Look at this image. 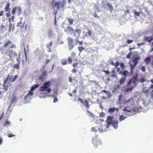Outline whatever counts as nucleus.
<instances>
[{
    "instance_id": "nucleus-1",
    "label": "nucleus",
    "mask_w": 153,
    "mask_h": 153,
    "mask_svg": "<svg viewBox=\"0 0 153 153\" xmlns=\"http://www.w3.org/2000/svg\"><path fill=\"white\" fill-rule=\"evenodd\" d=\"M137 77H133L129 80L127 84V85L129 87L126 88V91H128L131 90L134 87L136 86L138 81Z\"/></svg>"
},
{
    "instance_id": "nucleus-2",
    "label": "nucleus",
    "mask_w": 153,
    "mask_h": 153,
    "mask_svg": "<svg viewBox=\"0 0 153 153\" xmlns=\"http://www.w3.org/2000/svg\"><path fill=\"white\" fill-rule=\"evenodd\" d=\"M17 77H14L13 78H12V77H7L5 79L4 82L3 84V86L4 87L3 89L7 91L8 90L9 85H10L11 84V82H13L16 79Z\"/></svg>"
},
{
    "instance_id": "nucleus-3",
    "label": "nucleus",
    "mask_w": 153,
    "mask_h": 153,
    "mask_svg": "<svg viewBox=\"0 0 153 153\" xmlns=\"http://www.w3.org/2000/svg\"><path fill=\"white\" fill-rule=\"evenodd\" d=\"M51 83L50 82H47L44 83L43 85L41 86L39 88L40 91H46L48 92L49 93L51 91V89L49 87Z\"/></svg>"
},
{
    "instance_id": "nucleus-4",
    "label": "nucleus",
    "mask_w": 153,
    "mask_h": 153,
    "mask_svg": "<svg viewBox=\"0 0 153 153\" xmlns=\"http://www.w3.org/2000/svg\"><path fill=\"white\" fill-rule=\"evenodd\" d=\"M141 59V57L139 55H137L135 56H133L132 58V61L133 62V63L130 62V65H131L132 67L134 68L137 65V63L139 62V61Z\"/></svg>"
},
{
    "instance_id": "nucleus-5",
    "label": "nucleus",
    "mask_w": 153,
    "mask_h": 153,
    "mask_svg": "<svg viewBox=\"0 0 153 153\" xmlns=\"http://www.w3.org/2000/svg\"><path fill=\"white\" fill-rule=\"evenodd\" d=\"M92 143L94 146V147L97 148L98 146L102 144L100 139L97 137H94L92 138Z\"/></svg>"
},
{
    "instance_id": "nucleus-6",
    "label": "nucleus",
    "mask_w": 153,
    "mask_h": 153,
    "mask_svg": "<svg viewBox=\"0 0 153 153\" xmlns=\"http://www.w3.org/2000/svg\"><path fill=\"white\" fill-rule=\"evenodd\" d=\"M77 100L78 101H79L83 105H85L87 108L88 109L89 108L90 106L89 105V103L87 100H85L84 102H83L82 99L80 98H79Z\"/></svg>"
},
{
    "instance_id": "nucleus-7",
    "label": "nucleus",
    "mask_w": 153,
    "mask_h": 153,
    "mask_svg": "<svg viewBox=\"0 0 153 153\" xmlns=\"http://www.w3.org/2000/svg\"><path fill=\"white\" fill-rule=\"evenodd\" d=\"M81 32V30L79 29H77L76 30H74L71 33L74 36H76L77 34L78 35L77 36L78 37L79 36Z\"/></svg>"
},
{
    "instance_id": "nucleus-8",
    "label": "nucleus",
    "mask_w": 153,
    "mask_h": 153,
    "mask_svg": "<svg viewBox=\"0 0 153 153\" xmlns=\"http://www.w3.org/2000/svg\"><path fill=\"white\" fill-rule=\"evenodd\" d=\"M119 110V109L118 108H115L114 107L111 108L110 107L109 108L108 111V112L110 114H112L115 111H116L117 112H118Z\"/></svg>"
},
{
    "instance_id": "nucleus-9",
    "label": "nucleus",
    "mask_w": 153,
    "mask_h": 153,
    "mask_svg": "<svg viewBox=\"0 0 153 153\" xmlns=\"http://www.w3.org/2000/svg\"><path fill=\"white\" fill-rule=\"evenodd\" d=\"M114 117L111 116H108L107 117L106 122L107 123L108 125H110L112 124V120Z\"/></svg>"
},
{
    "instance_id": "nucleus-10",
    "label": "nucleus",
    "mask_w": 153,
    "mask_h": 153,
    "mask_svg": "<svg viewBox=\"0 0 153 153\" xmlns=\"http://www.w3.org/2000/svg\"><path fill=\"white\" fill-rule=\"evenodd\" d=\"M8 55L9 56H17V54L16 53L14 52V51L12 50H9L8 51Z\"/></svg>"
},
{
    "instance_id": "nucleus-11",
    "label": "nucleus",
    "mask_w": 153,
    "mask_h": 153,
    "mask_svg": "<svg viewBox=\"0 0 153 153\" xmlns=\"http://www.w3.org/2000/svg\"><path fill=\"white\" fill-rule=\"evenodd\" d=\"M153 40V37L152 36H145L144 38V41L148 42L149 43H150Z\"/></svg>"
},
{
    "instance_id": "nucleus-12",
    "label": "nucleus",
    "mask_w": 153,
    "mask_h": 153,
    "mask_svg": "<svg viewBox=\"0 0 153 153\" xmlns=\"http://www.w3.org/2000/svg\"><path fill=\"white\" fill-rule=\"evenodd\" d=\"M15 25H13L11 23H10L9 25V31L11 32V30L13 31L14 30Z\"/></svg>"
},
{
    "instance_id": "nucleus-13",
    "label": "nucleus",
    "mask_w": 153,
    "mask_h": 153,
    "mask_svg": "<svg viewBox=\"0 0 153 153\" xmlns=\"http://www.w3.org/2000/svg\"><path fill=\"white\" fill-rule=\"evenodd\" d=\"M25 22L23 23H22L21 21L17 23V27H20L21 28H23L24 27Z\"/></svg>"
},
{
    "instance_id": "nucleus-14",
    "label": "nucleus",
    "mask_w": 153,
    "mask_h": 153,
    "mask_svg": "<svg viewBox=\"0 0 153 153\" xmlns=\"http://www.w3.org/2000/svg\"><path fill=\"white\" fill-rule=\"evenodd\" d=\"M118 122L117 120H115L112 123V126L114 128H117L118 126Z\"/></svg>"
},
{
    "instance_id": "nucleus-15",
    "label": "nucleus",
    "mask_w": 153,
    "mask_h": 153,
    "mask_svg": "<svg viewBox=\"0 0 153 153\" xmlns=\"http://www.w3.org/2000/svg\"><path fill=\"white\" fill-rule=\"evenodd\" d=\"M10 6V4L9 3H8L6 4V6L4 8V11L5 12H7L8 11H10V9H9V8Z\"/></svg>"
},
{
    "instance_id": "nucleus-16",
    "label": "nucleus",
    "mask_w": 153,
    "mask_h": 153,
    "mask_svg": "<svg viewBox=\"0 0 153 153\" xmlns=\"http://www.w3.org/2000/svg\"><path fill=\"white\" fill-rule=\"evenodd\" d=\"M128 73V71L127 70H126L120 72V74L121 75L123 76H127Z\"/></svg>"
},
{
    "instance_id": "nucleus-17",
    "label": "nucleus",
    "mask_w": 153,
    "mask_h": 153,
    "mask_svg": "<svg viewBox=\"0 0 153 153\" xmlns=\"http://www.w3.org/2000/svg\"><path fill=\"white\" fill-rule=\"evenodd\" d=\"M17 11L18 15L20 16L22 13L21 8L20 7H17Z\"/></svg>"
},
{
    "instance_id": "nucleus-18",
    "label": "nucleus",
    "mask_w": 153,
    "mask_h": 153,
    "mask_svg": "<svg viewBox=\"0 0 153 153\" xmlns=\"http://www.w3.org/2000/svg\"><path fill=\"white\" fill-rule=\"evenodd\" d=\"M106 5L108 7V9L111 12L113 10V8L112 6L109 3H107L106 4Z\"/></svg>"
},
{
    "instance_id": "nucleus-19",
    "label": "nucleus",
    "mask_w": 153,
    "mask_h": 153,
    "mask_svg": "<svg viewBox=\"0 0 153 153\" xmlns=\"http://www.w3.org/2000/svg\"><path fill=\"white\" fill-rule=\"evenodd\" d=\"M68 45L69 48V51H71L74 47V45L73 43L68 44Z\"/></svg>"
},
{
    "instance_id": "nucleus-20",
    "label": "nucleus",
    "mask_w": 153,
    "mask_h": 153,
    "mask_svg": "<svg viewBox=\"0 0 153 153\" xmlns=\"http://www.w3.org/2000/svg\"><path fill=\"white\" fill-rule=\"evenodd\" d=\"M67 20L68 21L70 25H72L73 24V22L74 21V19H71L68 17L67 18Z\"/></svg>"
},
{
    "instance_id": "nucleus-21",
    "label": "nucleus",
    "mask_w": 153,
    "mask_h": 153,
    "mask_svg": "<svg viewBox=\"0 0 153 153\" xmlns=\"http://www.w3.org/2000/svg\"><path fill=\"white\" fill-rule=\"evenodd\" d=\"M67 41H68V44L73 43V39L71 37H68L67 39Z\"/></svg>"
},
{
    "instance_id": "nucleus-22",
    "label": "nucleus",
    "mask_w": 153,
    "mask_h": 153,
    "mask_svg": "<svg viewBox=\"0 0 153 153\" xmlns=\"http://www.w3.org/2000/svg\"><path fill=\"white\" fill-rule=\"evenodd\" d=\"M67 29L68 31L70 33V34H71L74 30L73 28L70 26H68L67 27Z\"/></svg>"
},
{
    "instance_id": "nucleus-23",
    "label": "nucleus",
    "mask_w": 153,
    "mask_h": 153,
    "mask_svg": "<svg viewBox=\"0 0 153 153\" xmlns=\"http://www.w3.org/2000/svg\"><path fill=\"white\" fill-rule=\"evenodd\" d=\"M61 3L59 1L55 3V6H56L57 9L59 10L60 7Z\"/></svg>"
},
{
    "instance_id": "nucleus-24",
    "label": "nucleus",
    "mask_w": 153,
    "mask_h": 153,
    "mask_svg": "<svg viewBox=\"0 0 153 153\" xmlns=\"http://www.w3.org/2000/svg\"><path fill=\"white\" fill-rule=\"evenodd\" d=\"M10 122L8 120H5V122L4 123L3 126H4L8 127L10 125Z\"/></svg>"
},
{
    "instance_id": "nucleus-25",
    "label": "nucleus",
    "mask_w": 153,
    "mask_h": 153,
    "mask_svg": "<svg viewBox=\"0 0 153 153\" xmlns=\"http://www.w3.org/2000/svg\"><path fill=\"white\" fill-rule=\"evenodd\" d=\"M39 84H34L33 86H32L31 87V90L32 91H33L36 88H38L39 86Z\"/></svg>"
},
{
    "instance_id": "nucleus-26",
    "label": "nucleus",
    "mask_w": 153,
    "mask_h": 153,
    "mask_svg": "<svg viewBox=\"0 0 153 153\" xmlns=\"http://www.w3.org/2000/svg\"><path fill=\"white\" fill-rule=\"evenodd\" d=\"M126 78L124 77H122L119 81L120 84L121 85L125 81Z\"/></svg>"
},
{
    "instance_id": "nucleus-27",
    "label": "nucleus",
    "mask_w": 153,
    "mask_h": 153,
    "mask_svg": "<svg viewBox=\"0 0 153 153\" xmlns=\"http://www.w3.org/2000/svg\"><path fill=\"white\" fill-rule=\"evenodd\" d=\"M102 92H103L106 93V94L107 95L108 97L110 96V93L109 92L105 90H102L101 91Z\"/></svg>"
},
{
    "instance_id": "nucleus-28",
    "label": "nucleus",
    "mask_w": 153,
    "mask_h": 153,
    "mask_svg": "<svg viewBox=\"0 0 153 153\" xmlns=\"http://www.w3.org/2000/svg\"><path fill=\"white\" fill-rule=\"evenodd\" d=\"M87 111L88 113L89 116L93 118L95 117V115L89 111L88 109H87Z\"/></svg>"
},
{
    "instance_id": "nucleus-29",
    "label": "nucleus",
    "mask_w": 153,
    "mask_h": 153,
    "mask_svg": "<svg viewBox=\"0 0 153 153\" xmlns=\"http://www.w3.org/2000/svg\"><path fill=\"white\" fill-rule=\"evenodd\" d=\"M143 92L145 94H147V95H149V93L150 92L149 89H147L146 90L143 89Z\"/></svg>"
},
{
    "instance_id": "nucleus-30",
    "label": "nucleus",
    "mask_w": 153,
    "mask_h": 153,
    "mask_svg": "<svg viewBox=\"0 0 153 153\" xmlns=\"http://www.w3.org/2000/svg\"><path fill=\"white\" fill-rule=\"evenodd\" d=\"M126 118V117H125L123 115H121L119 117V120L120 121H123Z\"/></svg>"
},
{
    "instance_id": "nucleus-31",
    "label": "nucleus",
    "mask_w": 153,
    "mask_h": 153,
    "mask_svg": "<svg viewBox=\"0 0 153 153\" xmlns=\"http://www.w3.org/2000/svg\"><path fill=\"white\" fill-rule=\"evenodd\" d=\"M150 58L149 57H148L145 59L144 61L146 62V63H147L150 62Z\"/></svg>"
},
{
    "instance_id": "nucleus-32",
    "label": "nucleus",
    "mask_w": 153,
    "mask_h": 153,
    "mask_svg": "<svg viewBox=\"0 0 153 153\" xmlns=\"http://www.w3.org/2000/svg\"><path fill=\"white\" fill-rule=\"evenodd\" d=\"M17 7H15L13 8L12 10V13L14 15L15 14L16 12L17 11Z\"/></svg>"
},
{
    "instance_id": "nucleus-33",
    "label": "nucleus",
    "mask_w": 153,
    "mask_h": 153,
    "mask_svg": "<svg viewBox=\"0 0 153 153\" xmlns=\"http://www.w3.org/2000/svg\"><path fill=\"white\" fill-rule=\"evenodd\" d=\"M61 62L62 65H65L67 64V61L65 59H63L61 60Z\"/></svg>"
},
{
    "instance_id": "nucleus-34",
    "label": "nucleus",
    "mask_w": 153,
    "mask_h": 153,
    "mask_svg": "<svg viewBox=\"0 0 153 153\" xmlns=\"http://www.w3.org/2000/svg\"><path fill=\"white\" fill-rule=\"evenodd\" d=\"M131 101L133 102V100L132 99H130L127 100H126L124 101V102L125 104H129L130 102H131Z\"/></svg>"
},
{
    "instance_id": "nucleus-35",
    "label": "nucleus",
    "mask_w": 153,
    "mask_h": 153,
    "mask_svg": "<svg viewBox=\"0 0 153 153\" xmlns=\"http://www.w3.org/2000/svg\"><path fill=\"white\" fill-rule=\"evenodd\" d=\"M11 43V42L10 41L8 40L7 41V42L6 43H4V46L5 47H6L8 45H9Z\"/></svg>"
},
{
    "instance_id": "nucleus-36",
    "label": "nucleus",
    "mask_w": 153,
    "mask_h": 153,
    "mask_svg": "<svg viewBox=\"0 0 153 153\" xmlns=\"http://www.w3.org/2000/svg\"><path fill=\"white\" fill-rule=\"evenodd\" d=\"M53 35V33L51 30H50L49 32V37H52Z\"/></svg>"
},
{
    "instance_id": "nucleus-37",
    "label": "nucleus",
    "mask_w": 153,
    "mask_h": 153,
    "mask_svg": "<svg viewBox=\"0 0 153 153\" xmlns=\"http://www.w3.org/2000/svg\"><path fill=\"white\" fill-rule=\"evenodd\" d=\"M78 49L80 53L82 52L85 49L83 47H78Z\"/></svg>"
},
{
    "instance_id": "nucleus-38",
    "label": "nucleus",
    "mask_w": 153,
    "mask_h": 153,
    "mask_svg": "<svg viewBox=\"0 0 153 153\" xmlns=\"http://www.w3.org/2000/svg\"><path fill=\"white\" fill-rule=\"evenodd\" d=\"M124 111H126L128 112H131V110L130 109H127V107H126L124 109H123Z\"/></svg>"
},
{
    "instance_id": "nucleus-39",
    "label": "nucleus",
    "mask_w": 153,
    "mask_h": 153,
    "mask_svg": "<svg viewBox=\"0 0 153 153\" xmlns=\"http://www.w3.org/2000/svg\"><path fill=\"white\" fill-rule=\"evenodd\" d=\"M132 54V53L131 52H130L126 56V58L128 59L130 58L131 55Z\"/></svg>"
},
{
    "instance_id": "nucleus-40",
    "label": "nucleus",
    "mask_w": 153,
    "mask_h": 153,
    "mask_svg": "<svg viewBox=\"0 0 153 153\" xmlns=\"http://www.w3.org/2000/svg\"><path fill=\"white\" fill-rule=\"evenodd\" d=\"M68 62L70 64L72 62V57L71 56H69L68 59Z\"/></svg>"
},
{
    "instance_id": "nucleus-41",
    "label": "nucleus",
    "mask_w": 153,
    "mask_h": 153,
    "mask_svg": "<svg viewBox=\"0 0 153 153\" xmlns=\"http://www.w3.org/2000/svg\"><path fill=\"white\" fill-rule=\"evenodd\" d=\"M120 63L119 62H118L117 61L115 64V65H114V66H115V68H117V67L118 66L120 65Z\"/></svg>"
},
{
    "instance_id": "nucleus-42",
    "label": "nucleus",
    "mask_w": 153,
    "mask_h": 153,
    "mask_svg": "<svg viewBox=\"0 0 153 153\" xmlns=\"http://www.w3.org/2000/svg\"><path fill=\"white\" fill-rule=\"evenodd\" d=\"M52 45V42H51L49 44H47V45L46 47L48 48H50L51 46Z\"/></svg>"
},
{
    "instance_id": "nucleus-43",
    "label": "nucleus",
    "mask_w": 153,
    "mask_h": 153,
    "mask_svg": "<svg viewBox=\"0 0 153 153\" xmlns=\"http://www.w3.org/2000/svg\"><path fill=\"white\" fill-rule=\"evenodd\" d=\"M33 91L30 90L29 91L28 93V95L32 96L33 95Z\"/></svg>"
},
{
    "instance_id": "nucleus-44",
    "label": "nucleus",
    "mask_w": 153,
    "mask_h": 153,
    "mask_svg": "<svg viewBox=\"0 0 153 153\" xmlns=\"http://www.w3.org/2000/svg\"><path fill=\"white\" fill-rule=\"evenodd\" d=\"M120 65L121 68L123 69L125 67V65L124 64L123 62H121L120 64Z\"/></svg>"
},
{
    "instance_id": "nucleus-45",
    "label": "nucleus",
    "mask_w": 153,
    "mask_h": 153,
    "mask_svg": "<svg viewBox=\"0 0 153 153\" xmlns=\"http://www.w3.org/2000/svg\"><path fill=\"white\" fill-rule=\"evenodd\" d=\"M47 73L46 71H44L41 76H47Z\"/></svg>"
},
{
    "instance_id": "nucleus-46",
    "label": "nucleus",
    "mask_w": 153,
    "mask_h": 153,
    "mask_svg": "<svg viewBox=\"0 0 153 153\" xmlns=\"http://www.w3.org/2000/svg\"><path fill=\"white\" fill-rule=\"evenodd\" d=\"M87 33L89 36H91L92 35V33L91 30H88Z\"/></svg>"
},
{
    "instance_id": "nucleus-47",
    "label": "nucleus",
    "mask_w": 153,
    "mask_h": 153,
    "mask_svg": "<svg viewBox=\"0 0 153 153\" xmlns=\"http://www.w3.org/2000/svg\"><path fill=\"white\" fill-rule=\"evenodd\" d=\"M14 68H16L17 69H19V65L18 64H15L14 66Z\"/></svg>"
},
{
    "instance_id": "nucleus-48",
    "label": "nucleus",
    "mask_w": 153,
    "mask_h": 153,
    "mask_svg": "<svg viewBox=\"0 0 153 153\" xmlns=\"http://www.w3.org/2000/svg\"><path fill=\"white\" fill-rule=\"evenodd\" d=\"M105 114V113L103 112H101L100 114V116L101 117H104Z\"/></svg>"
},
{
    "instance_id": "nucleus-49",
    "label": "nucleus",
    "mask_w": 153,
    "mask_h": 153,
    "mask_svg": "<svg viewBox=\"0 0 153 153\" xmlns=\"http://www.w3.org/2000/svg\"><path fill=\"white\" fill-rule=\"evenodd\" d=\"M4 112H2L0 116V121L1 120V119L4 117Z\"/></svg>"
},
{
    "instance_id": "nucleus-50",
    "label": "nucleus",
    "mask_w": 153,
    "mask_h": 153,
    "mask_svg": "<svg viewBox=\"0 0 153 153\" xmlns=\"http://www.w3.org/2000/svg\"><path fill=\"white\" fill-rule=\"evenodd\" d=\"M134 15L139 16L140 15V13L139 12L135 11H134Z\"/></svg>"
},
{
    "instance_id": "nucleus-51",
    "label": "nucleus",
    "mask_w": 153,
    "mask_h": 153,
    "mask_svg": "<svg viewBox=\"0 0 153 153\" xmlns=\"http://www.w3.org/2000/svg\"><path fill=\"white\" fill-rule=\"evenodd\" d=\"M131 67V71L130 73L131 74H132L133 73V70L134 68H133L132 67L131 65H130Z\"/></svg>"
},
{
    "instance_id": "nucleus-52",
    "label": "nucleus",
    "mask_w": 153,
    "mask_h": 153,
    "mask_svg": "<svg viewBox=\"0 0 153 153\" xmlns=\"http://www.w3.org/2000/svg\"><path fill=\"white\" fill-rule=\"evenodd\" d=\"M120 87V85H118L116 87H115V86H114V91H116L118 89V88H119Z\"/></svg>"
},
{
    "instance_id": "nucleus-53",
    "label": "nucleus",
    "mask_w": 153,
    "mask_h": 153,
    "mask_svg": "<svg viewBox=\"0 0 153 153\" xmlns=\"http://www.w3.org/2000/svg\"><path fill=\"white\" fill-rule=\"evenodd\" d=\"M15 136V135L13 134H8V136L9 137H14Z\"/></svg>"
},
{
    "instance_id": "nucleus-54",
    "label": "nucleus",
    "mask_w": 153,
    "mask_h": 153,
    "mask_svg": "<svg viewBox=\"0 0 153 153\" xmlns=\"http://www.w3.org/2000/svg\"><path fill=\"white\" fill-rule=\"evenodd\" d=\"M145 69H146V67L145 66H143L141 67V70L143 72H144V71H146Z\"/></svg>"
},
{
    "instance_id": "nucleus-55",
    "label": "nucleus",
    "mask_w": 153,
    "mask_h": 153,
    "mask_svg": "<svg viewBox=\"0 0 153 153\" xmlns=\"http://www.w3.org/2000/svg\"><path fill=\"white\" fill-rule=\"evenodd\" d=\"M20 57H19V56H18L16 58V61H17L18 63H20Z\"/></svg>"
},
{
    "instance_id": "nucleus-56",
    "label": "nucleus",
    "mask_w": 153,
    "mask_h": 153,
    "mask_svg": "<svg viewBox=\"0 0 153 153\" xmlns=\"http://www.w3.org/2000/svg\"><path fill=\"white\" fill-rule=\"evenodd\" d=\"M145 81V79L144 78H142L140 79L138 81L142 83Z\"/></svg>"
},
{
    "instance_id": "nucleus-57",
    "label": "nucleus",
    "mask_w": 153,
    "mask_h": 153,
    "mask_svg": "<svg viewBox=\"0 0 153 153\" xmlns=\"http://www.w3.org/2000/svg\"><path fill=\"white\" fill-rule=\"evenodd\" d=\"M133 42V40H131V39H128L127 40V43L128 44H130L131 43Z\"/></svg>"
},
{
    "instance_id": "nucleus-58",
    "label": "nucleus",
    "mask_w": 153,
    "mask_h": 153,
    "mask_svg": "<svg viewBox=\"0 0 153 153\" xmlns=\"http://www.w3.org/2000/svg\"><path fill=\"white\" fill-rule=\"evenodd\" d=\"M122 95H120L119 96L118 100L120 102L121 101V100H122Z\"/></svg>"
},
{
    "instance_id": "nucleus-59",
    "label": "nucleus",
    "mask_w": 153,
    "mask_h": 153,
    "mask_svg": "<svg viewBox=\"0 0 153 153\" xmlns=\"http://www.w3.org/2000/svg\"><path fill=\"white\" fill-rule=\"evenodd\" d=\"M6 15L7 17H10L11 16V14L10 13H7L6 14Z\"/></svg>"
},
{
    "instance_id": "nucleus-60",
    "label": "nucleus",
    "mask_w": 153,
    "mask_h": 153,
    "mask_svg": "<svg viewBox=\"0 0 153 153\" xmlns=\"http://www.w3.org/2000/svg\"><path fill=\"white\" fill-rule=\"evenodd\" d=\"M16 97H13L12 99V102H15L16 100Z\"/></svg>"
},
{
    "instance_id": "nucleus-61",
    "label": "nucleus",
    "mask_w": 153,
    "mask_h": 153,
    "mask_svg": "<svg viewBox=\"0 0 153 153\" xmlns=\"http://www.w3.org/2000/svg\"><path fill=\"white\" fill-rule=\"evenodd\" d=\"M91 130L92 131H94V132H96L97 131V130H96V129L95 128V127H93L91 129Z\"/></svg>"
},
{
    "instance_id": "nucleus-62",
    "label": "nucleus",
    "mask_w": 153,
    "mask_h": 153,
    "mask_svg": "<svg viewBox=\"0 0 153 153\" xmlns=\"http://www.w3.org/2000/svg\"><path fill=\"white\" fill-rule=\"evenodd\" d=\"M58 101V100L57 99V98L56 97H55L54 100L53 101V103H55Z\"/></svg>"
},
{
    "instance_id": "nucleus-63",
    "label": "nucleus",
    "mask_w": 153,
    "mask_h": 153,
    "mask_svg": "<svg viewBox=\"0 0 153 153\" xmlns=\"http://www.w3.org/2000/svg\"><path fill=\"white\" fill-rule=\"evenodd\" d=\"M24 51L25 56L26 58H27V52H26L25 48H24Z\"/></svg>"
},
{
    "instance_id": "nucleus-64",
    "label": "nucleus",
    "mask_w": 153,
    "mask_h": 153,
    "mask_svg": "<svg viewBox=\"0 0 153 153\" xmlns=\"http://www.w3.org/2000/svg\"><path fill=\"white\" fill-rule=\"evenodd\" d=\"M144 44V42H142L140 43H139L137 44V46H140L141 45H143Z\"/></svg>"
}]
</instances>
